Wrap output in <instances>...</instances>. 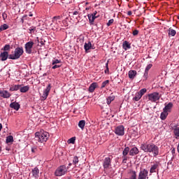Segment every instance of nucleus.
Returning a JSON list of instances; mask_svg holds the SVG:
<instances>
[{"mask_svg": "<svg viewBox=\"0 0 179 179\" xmlns=\"http://www.w3.org/2000/svg\"><path fill=\"white\" fill-rule=\"evenodd\" d=\"M24 52V51L23 50L22 47L17 48H15V50L14 51V54L9 55V59H19V58H20V57H22V55H23Z\"/></svg>", "mask_w": 179, "mask_h": 179, "instance_id": "7ed1b4c3", "label": "nucleus"}, {"mask_svg": "<svg viewBox=\"0 0 179 179\" xmlns=\"http://www.w3.org/2000/svg\"><path fill=\"white\" fill-rule=\"evenodd\" d=\"M78 11H75L73 13V15H78Z\"/></svg>", "mask_w": 179, "mask_h": 179, "instance_id": "5fc2aeb1", "label": "nucleus"}, {"mask_svg": "<svg viewBox=\"0 0 179 179\" xmlns=\"http://www.w3.org/2000/svg\"><path fill=\"white\" fill-rule=\"evenodd\" d=\"M108 83H110V80H108L103 81L101 85V89L104 88L105 86H107V85H108Z\"/></svg>", "mask_w": 179, "mask_h": 179, "instance_id": "c9c22d12", "label": "nucleus"}, {"mask_svg": "<svg viewBox=\"0 0 179 179\" xmlns=\"http://www.w3.org/2000/svg\"><path fill=\"white\" fill-rule=\"evenodd\" d=\"M174 152H176V150L173 148V149L172 150V153H174Z\"/></svg>", "mask_w": 179, "mask_h": 179, "instance_id": "13d9d810", "label": "nucleus"}, {"mask_svg": "<svg viewBox=\"0 0 179 179\" xmlns=\"http://www.w3.org/2000/svg\"><path fill=\"white\" fill-rule=\"evenodd\" d=\"M103 169H108L109 167H111V158L110 157H106L103 161Z\"/></svg>", "mask_w": 179, "mask_h": 179, "instance_id": "9d476101", "label": "nucleus"}, {"mask_svg": "<svg viewBox=\"0 0 179 179\" xmlns=\"http://www.w3.org/2000/svg\"><path fill=\"white\" fill-rule=\"evenodd\" d=\"M10 107L16 111H18L19 108H20V105L17 102H13L10 104Z\"/></svg>", "mask_w": 179, "mask_h": 179, "instance_id": "4468645a", "label": "nucleus"}, {"mask_svg": "<svg viewBox=\"0 0 179 179\" xmlns=\"http://www.w3.org/2000/svg\"><path fill=\"white\" fill-rule=\"evenodd\" d=\"M91 15H94V16H96V15H97V11H94L92 14Z\"/></svg>", "mask_w": 179, "mask_h": 179, "instance_id": "3c124183", "label": "nucleus"}, {"mask_svg": "<svg viewBox=\"0 0 179 179\" xmlns=\"http://www.w3.org/2000/svg\"><path fill=\"white\" fill-rule=\"evenodd\" d=\"M8 57H9V53L6 51L3 52L0 54L1 61H6L8 59Z\"/></svg>", "mask_w": 179, "mask_h": 179, "instance_id": "ddd939ff", "label": "nucleus"}, {"mask_svg": "<svg viewBox=\"0 0 179 179\" xmlns=\"http://www.w3.org/2000/svg\"><path fill=\"white\" fill-rule=\"evenodd\" d=\"M139 153V150L136 147L133 148L129 151L130 156H135V155H138Z\"/></svg>", "mask_w": 179, "mask_h": 179, "instance_id": "dca6fc26", "label": "nucleus"}, {"mask_svg": "<svg viewBox=\"0 0 179 179\" xmlns=\"http://www.w3.org/2000/svg\"><path fill=\"white\" fill-rule=\"evenodd\" d=\"M126 160H127V157H124L123 163H125Z\"/></svg>", "mask_w": 179, "mask_h": 179, "instance_id": "603ef678", "label": "nucleus"}, {"mask_svg": "<svg viewBox=\"0 0 179 179\" xmlns=\"http://www.w3.org/2000/svg\"><path fill=\"white\" fill-rule=\"evenodd\" d=\"M96 87H97V83H92L89 87V92H90V93H93L96 90Z\"/></svg>", "mask_w": 179, "mask_h": 179, "instance_id": "a211bd4d", "label": "nucleus"}, {"mask_svg": "<svg viewBox=\"0 0 179 179\" xmlns=\"http://www.w3.org/2000/svg\"><path fill=\"white\" fill-rule=\"evenodd\" d=\"M50 90H51V84H48L46 89L44 90L43 94L42 95V98L43 99V100H45V99L48 97V94H50Z\"/></svg>", "mask_w": 179, "mask_h": 179, "instance_id": "1a4fd4ad", "label": "nucleus"}, {"mask_svg": "<svg viewBox=\"0 0 179 179\" xmlns=\"http://www.w3.org/2000/svg\"><path fill=\"white\" fill-rule=\"evenodd\" d=\"M12 94H10L8 90H0V97H3V99H9Z\"/></svg>", "mask_w": 179, "mask_h": 179, "instance_id": "9b49d317", "label": "nucleus"}, {"mask_svg": "<svg viewBox=\"0 0 179 179\" xmlns=\"http://www.w3.org/2000/svg\"><path fill=\"white\" fill-rule=\"evenodd\" d=\"M96 16H94V15L90 14L88 15V19L90 20V23H93L96 18Z\"/></svg>", "mask_w": 179, "mask_h": 179, "instance_id": "a878e982", "label": "nucleus"}, {"mask_svg": "<svg viewBox=\"0 0 179 179\" xmlns=\"http://www.w3.org/2000/svg\"><path fill=\"white\" fill-rule=\"evenodd\" d=\"M85 125H86V122L85 120H80L78 122V127L79 128H80L81 129H85Z\"/></svg>", "mask_w": 179, "mask_h": 179, "instance_id": "bb28decb", "label": "nucleus"}, {"mask_svg": "<svg viewBox=\"0 0 179 179\" xmlns=\"http://www.w3.org/2000/svg\"><path fill=\"white\" fill-rule=\"evenodd\" d=\"M138 93L141 95L143 96V94H145V93H146V89L143 88L142 90H140V92H138Z\"/></svg>", "mask_w": 179, "mask_h": 179, "instance_id": "a19ab883", "label": "nucleus"}, {"mask_svg": "<svg viewBox=\"0 0 179 179\" xmlns=\"http://www.w3.org/2000/svg\"><path fill=\"white\" fill-rule=\"evenodd\" d=\"M6 142V143H10V142H13V136H7Z\"/></svg>", "mask_w": 179, "mask_h": 179, "instance_id": "72a5a7b5", "label": "nucleus"}, {"mask_svg": "<svg viewBox=\"0 0 179 179\" xmlns=\"http://www.w3.org/2000/svg\"><path fill=\"white\" fill-rule=\"evenodd\" d=\"M115 134H116L118 136H124L125 134V127H124L122 125L117 126L115 129Z\"/></svg>", "mask_w": 179, "mask_h": 179, "instance_id": "423d86ee", "label": "nucleus"}, {"mask_svg": "<svg viewBox=\"0 0 179 179\" xmlns=\"http://www.w3.org/2000/svg\"><path fill=\"white\" fill-rule=\"evenodd\" d=\"M157 167H159V165L154 164L152 166H151L150 173H156V169H157Z\"/></svg>", "mask_w": 179, "mask_h": 179, "instance_id": "c85d7f7f", "label": "nucleus"}, {"mask_svg": "<svg viewBox=\"0 0 179 179\" xmlns=\"http://www.w3.org/2000/svg\"><path fill=\"white\" fill-rule=\"evenodd\" d=\"M129 179H136V172L135 171H131L129 173Z\"/></svg>", "mask_w": 179, "mask_h": 179, "instance_id": "412c9836", "label": "nucleus"}, {"mask_svg": "<svg viewBox=\"0 0 179 179\" xmlns=\"http://www.w3.org/2000/svg\"><path fill=\"white\" fill-rule=\"evenodd\" d=\"M141 150H143L145 153H148L151 157H157L159 156V148L154 143H143L141 145Z\"/></svg>", "mask_w": 179, "mask_h": 179, "instance_id": "f257e3e1", "label": "nucleus"}, {"mask_svg": "<svg viewBox=\"0 0 179 179\" xmlns=\"http://www.w3.org/2000/svg\"><path fill=\"white\" fill-rule=\"evenodd\" d=\"M149 174V171L146 169H143L140 171L138 174V179H146L149 178V176H148Z\"/></svg>", "mask_w": 179, "mask_h": 179, "instance_id": "6e6552de", "label": "nucleus"}, {"mask_svg": "<svg viewBox=\"0 0 179 179\" xmlns=\"http://www.w3.org/2000/svg\"><path fill=\"white\" fill-rule=\"evenodd\" d=\"M75 141H76V137H72L68 140V143H75Z\"/></svg>", "mask_w": 179, "mask_h": 179, "instance_id": "4c0bfd02", "label": "nucleus"}, {"mask_svg": "<svg viewBox=\"0 0 179 179\" xmlns=\"http://www.w3.org/2000/svg\"><path fill=\"white\" fill-rule=\"evenodd\" d=\"M52 22V23L56 24L57 27H58L59 23H61V16L58 15V16L53 17Z\"/></svg>", "mask_w": 179, "mask_h": 179, "instance_id": "f8f14e48", "label": "nucleus"}, {"mask_svg": "<svg viewBox=\"0 0 179 179\" xmlns=\"http://www.w3.org/2000/svg\"><path fill=\"white\" fill-rule=\"evenodd\" d=\"M106 66L107 69H108V62L106 63Z\"/></svg>", "mask_w": 179, "mask_h": 179, "instance_id": "6e6d98bb", "label": "nucleus"}, {"mask_svg": "<svg viewBox=\"0 0 179 179\" xmlns=\"http://www.w3.org/2000/svg\"><path fill=\"white\" fill-rule=\"evenodd\" d=\"M113 23H114V19H110L108 20V23H107V26H111L113 24Z\"/></svg>", "mask_w": 179, "mask_h": 179, "instance_id": "79ce46f5", "label": "nucleus"}, {"mask_svg": "<svg viewBox=\"0 0 179 179\" xmlns=\"http://www.w3.org/2000/svg\"><path fill=\"white\" fill-rule=\"evenodd\" d=\"M160 94L159 92H153L151 94H148V99L152 103H156L158 100H160Z\"/></svg>", "mask_w": 179, "mask_h": 179, "instance_id": "39448f33", "label": "nucleus"}, {"mask_svg": "<svg viewBox=\"0 0 179 179\" xmlns=\"http://www.w3.org/2000/svg\"><path fill=\"white\" fill-rule=\"evenodd\" d=\"M178 19H179V16H178Z\"/></svg>", "mask_w": 179, "mask_h": 179, "instance_id": "e2e57ef3", "label": "nucleus"}, {"mask_svg": "<svg viewBox=\"0 0 179 179\" xmlns=\"http://www.w3.org/2000/svg\"><path fill=\"white\" fill-rule=\"evenodd\" d=\"M38 168H34L32 170V174L35 178H38V174H39Z\"/></svg>", "mask_w": 179, "mask_h": 179, "instance_id": "aec40b11", "label": "nucleus"}, {"mask_svg": "<svg viewBox=\"0 0 179 179\" xmlns=\"http://www.w3.org/2000/svg\"><path fill=\"white\" fill-rule=\"evenodd\" d=\"M141 99H142V96L141 95V94L139 92H137L136 94L135 97L134 98V100H135L136 101H139V100H141Z\"/></svg>", "mask_w": 179, "mask_h": 179, "instance_id": "7c9ffc66", "label": "nucleus"}, {"mask_svg": "<svg viewBox=\"0 0 179 179\" xmlns=\"http://www.w3.org/2000/svg\"><path fill=\"white\" fill-rule=\"evenodd\" d=\"M2 130V124L0 123V132Z\"/></svg>", "mask_w": 179, "mask_h": 179, "instance_id": "864d4df0", "label": "nucleus"}, {"mask_svg": "<svg viewBox=\"0 0 179 179\" xmlns=\"http://www.w3.org/2000/svg\"><path fill=\"white\" fill-rule=\"evenodd\" d=\"M171 108H173V103H169L163 109V111H166V113H170L171 111Z\"/></svg>", "mask_w": 179, "mask_h": 179, "instance_id": "2eb2a0df", "label": "nucleus"}, {"mask_svg": "<svg viewBox=\"0 0 179 179\" xmlns=\"http://www.w3.org/2000/svg\"><path fill=\"white\" fill-rule=\"evenodd\" d=\"M148 73H149V71H145L144 76H143V78L145 79H148Z\"/></svg>", "mask_w": 179, "mask_h": 179, "instance_id": "49530a36", "label": "nucleus"}, {"mask_svg": "<svg viewBox=\"0 0 179 179\" xmlns=\"http://www.w3.org/2000/svg\"><path fill=\"white\" fill-rule=\"evenodd\" d=\"M20 88V85H13L11 87H10L9 90H10V92H16Z\"/></svg>", "mask_w": 179, "mask_h": 179, "instance_id": "5701e85b", "label": "nucleus"}, {"mask_svg": "<svg viewBox=\"0 0 179 179\" xmlns=\"http://www.w3.org/2000/svg\"><path fill=\"white\" fill-rule=\"evenodd\" d=\"M4 51H9L10 50V45H6L3 48Z\"/></svg>", "mask_w": 179, "mask_h": 179, "instance_id": "37998d69", "label": "nucleus"}, {"mask_svg": "<svg viewBox=\"0 0 179 179\" xmlns=\"http://www.w3.org/2000/svg\"><path fill=\"white\" fill-rule=\"evenodd\" d=\"M152 66H153V64H148V65L146 66L145 71L146 72H149V70L152 68Z\"/></svg>", "mask_w": 179, "mask_h": 179, "instance_id": "ea45409f", "label": "nucleus"}, {"mask_svg": "<svg viewBox=\"0 0 179 179\" xmlns=\"http://www.w3.org/2000/svg\"><path fill=\"white\" fill-rule=\"evenodd\" d=\"M176 33L177 32L176 31V30H174L171 28L169 29V36H171L172 37H174L176 36Z\"/></svg>", "mask_w": 179, "mask_h": 179, "instance_id": "473e14b6", "label": "nucleus"}, {"mask_svg": "<svg viewBox=\"0 0 179 179\" xmlns=\"http://www.w3.org/2000/svg\"><path fill=\"white\" fill-rule=\"evenodd\" d=\"M57 64H61V60H59L58 59H55L52 60V65H55Z\"/></svg>", "mask_w": 179, "mask_h": 179, "instance_id": "58836bf2", "label": "nucleus"}, {"mask_svg": "<svg viewBox=\"0 0 179 179\" xmlns=\"http://www.w3.org/2000/svg\"><path fill=\"white\" fill-rule=\"evenodd\" d=\"M35 138L36 141H38L41 143H44L48 141V138H50V134L47 131H41L36 132L35 134Z\"/></svg>", "mask_w": 179, "mask_h": 179, "instance_id": "f03ea898", "label": "nucleus"}, {"mask_svg": "<svg viewBox=\"0 0 179 179\" xmlns=\"http://www.w3.org/2000/svg\"><path fill=\"white\" fill-rule=\"evenodd\" d=\"M2 16L3 20H6V19L8 17V15L6 14V13H3Z\"/></svg>", "mask_w": 179, "mask_h": 179, "instance_id": "09e8293b", "label": "nucleus"}, {"mask_svg": "<svg viewBox=\"0 0 179 179\" xmlns=\"http://www.w3.org/2000/svg\"><path fill=\"white\" fill-rule=\"evenodd\" d=\"M57 68H61V65L55 64L52 67V69H57Z\"/></svg>", "mask_w": 179, "mask_h": 179, "instance_id": "de8ad7c7", "label": "nucleus"}, {"mask_svg": "<svg viewBox=\"0 0 179 179\" xmlns=\"http://www.w3.org/2000/svg\"><path fill=\"white\" fill-rule=\"evenodd\" d=\"M66 171H68V169H66V166L62 165V166H60L55 171V174L57 177H61L62 176H64V174H66Z\"/></svg>", "mask_w": 179, "mask_h": 179, "instance_id": "20e7f679", "label": "nucleus"}, {"mask_svg": "<svg viewBox=\"0 0 179 179\" xmlns=\"http://www.w3.org/2000/svg\"><path fill=\"white\" fill-rule=\"evenodd\" d=\"M73 164L76 165L79 163V158L78 157L75 156L73 159Z\"/></svg>", "mask_w": 179, "mask_h": 179, "instance_id": "e433bc0d", "label": "nucleus"}, {"mask_svg": "<svg viewBox=\"0 0 179 179\" xmlns=\"http://www.w3.org/2000/svg\"><path fill=\"white\" fill-rule=\"evenodd\" d=\"M29 89H30V87H29V85H26L22 87L20 90V92H21V93H26V92H29Z\"/></svg>", "mask_w": 179, "mask_h": 179, "instance_id": "b1692460", "label": "nucleus"}, {"mask_svg": "<svg viewBox=\"0 0 179 179\" xmlns=\"http://www.w3.org/2000/svg\"><path fill=\"white\" fill-rule=\"evenodd\" d=\"M84 48L85 50V52H87V51H89V50L92 48V43L91 42L85 43L84 45Z\"/></svg>", "mask_w": 179, "mask_h": 179, "instance_id": "4be33fe9", "label": "nucleus"}, {"mask_svg": "<svg viewBox=\"0 0 179 179\" xmlns=\"http://www.w3.org/2000/svg\"><path fill=\"white\" fill-rule=\"evenodd\" d=\"M115 99V96H109L107 99H106V103L107 104H111V101H114V99Z\"/></svg>", "mask_w": 179, "mask_h": 179, "instance_id": "cd10ccee", "label": "nucleus"}, {"mask_svg": "<svg viewBox=\"0 0 179 179\" xmlns=\"http://www.w3.org/2000/svg\"><path fill=\"white\" fill-rule=\"evenodd\" d=\"M129 79H135V76H136V71L131 70L128 73Z\"/></svg>", "mask_w": 179, "mask_h": 179, "instance_id": "f3484780", "label": "nucleus"}, {"mask_svg": "<svg viewBox=\"0 0 179 179\" xmlns=\"http://www.w3.org/2000/svg\"><path fill=\"white\" fill-rule=\"evenodd\" d=\"M34 45V42L33 41L27 42L25 44V52H27V54H31V51Z\"/></svg>", "mask_w": 179, "mask_h": 179, "instance_id": "0eeeda50", "label": "nucleus"}, {"mask_svg": "<svg viewBox=\"0 0 179 179\" xmlns=\"http://www.w3.org/2000/svg\"><path fill=\"white\" fill-rule=\"evenodd\" d=\"M9 29V26L6 24H3V25H0V30L1 31H3V30H7Z\"/></svg>", "mask_w": 179, "mask_h": 179, "instance_id": "2f4dec72", "label": "nucleus"}, {"mask_svg": "<svg viewBox=\"0 0 179 179\" xmlns=\"http://www.w3.org/2000/svg\"><path fill=\"white\" fill-rule=\"evenodd\" d=\"M35 30H36V27H31L29 28V33L31 34V33H34Z\"/></svg>", "mask_w": 179, "mask_h": 179, "instance_id": "c03bdc74", "label": "nucleus"}, {"mask_svg": "<svg viewBox=\"0 0 179 179\" xmlns=\"http://www.w3.org/2000/svg\"><path fill=\"white\" fill-rule=\"evenodd\" d=\"M69 166H72V164H71V163H70V164H69Z\"/></svg>", "mask_w": 179, "mask_h": 179, "instance_id": "bf43d9fd", "label": "nucleus"}, {"mask_svg": "<svg viewBox=\"0 0 179 179\" xmlns=\"http://www.w3.org/2000/svg\"><path fill=\"white\" fill-rule=\"evenodd\" d=\"M41 45H43L44 43L43 42H41Z\"/></svg>", "mask_w": 179, "mask_h": 179, "instance_id": "680f3d73", "label": "nucleus"}, {"mask_svg": "<svg viewBox=\"0 0 179 179\" xmlns=\"http://www.w3.org/2000/svg\"><path fill=\"white\" fill-rule=\"evenodd\" d=\"M129 152V147L125 148L124 150H123V156H127V155H128Z\"/></svg>", "mask_w": 179, "mask_h": 179, "instance_id": "f704fd0d", "label": "nucleus"}, {"mask_svg": "<svg viewBox=\"0 0 179 179\" xmlns=\"http://www.w3.org/2000/svg\"><path fill=\"white\" fill-rule=\"evenodd\" d=\"M173 134L177 137H179V127H173Z\"/></svg>", "mask_w": 179, "mask_h": 179, "instance_id": "c756f323", "label": "nucleus"}, {"mask_svg": "<svg viewBox=\"0 0 179 179\" xmlns=\"http://www.w3.org/2000/svg\"><path fill=\"white\" fill-rule=\"evenodd\" d=\"M167 115H169V113L166 112V110H163L160 116L161 120H166V118H167Z\"/></svg>", "mask_w": 179, "mask_h": 179, "instance_id": "393cba45", "label": "nucleus"}, {"mask_svg": "<svg viewBox=\"0 0 179 179\" xmlns=\"http://www.w3.org/2000/svg\"><path fill=\"white\" fill-rule=\"evenodd\" d=\"M31 152H32L33 153H34L35 149H34V148H31Z\"/></svg>", "mask_w": 179, "mask_h": 179, "instance_id": "4d7b16f0", "label": "nucleus"}, {"mask_svg": "<svg viewBox=\"0 0 179 179\" xmlns=\"http://www.w3.org/2000/svg\"><path fill=\"white\" fill-rule=\"evenodd\" d=\"M122 47L123 49H124V50L127 51V50H129V48H131V43L125 41L122 44Z\"/></svg>", "mask_w": 179, "mask_h": 179, "instance_id": "6ab92c4d", "label": "nucleus"}, {"mask_svg": "<svg viewBox=\"0 0 179 179\" xmlns=\"http://www.w3.org/2000/svg\"><path fill=\"white\" fill-rule=\"evenodd\" d=\"M127 15L131 16V15H132V11H128Z\"/></svg>", "mask_w": 179, "mask_h": 179, "instance_id": "8fccbe9b", "label": "nucleus"}, {"mask_svg": "<svg viewBox=\"0 0 179 179\" xmlns=\"http://www.w3.org/2000/svg\"><path fill=\"white\" fill-rule=\"evenodd\" d=\"M29 16H30V17L33 16V14H29Z\"/></svg>", "mask_w": 179, "mask_h": 179, "instance_id": "052dcab7", "label": "nucleus"}, {"mask_svg": "<svg viewBox=\"0 0 179 179\" xmlns=\"http://www.w3.org/2000/svg\"><path fill=\"white\" fill-rule=\"evenodd\" d=\"M138 34H139V31H138V29L133 31V36H138Z\"/></svg>", "mask_w": 179, "mask_h": 179, "instance_id": "a18cd8bd", "label": "nucleus"}]
</instances>
